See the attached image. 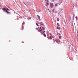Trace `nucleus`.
Instances as JSON below:
<instances>
[{
  "label": "nucleus",
  "instance_id": "1",
  "mask_svg": "<svg viewBox=\"0 0 78 78\" xmlns=\"http://www.w3.org/2000/svg\"><path fill=\"white\" fill-rule=\"evenodd\" d=\"M1 8L2 9V10H3L4 11V12H6L7 14H9L10 13L9 12L7 11L9 10V9H8L6 7L4 9H3L2 8Z\"/></svg>",
  "mask_w": 78,
  "mask_h": 78
},
{
  "label": "nucleus",
  "instance_id": "2",
  "mask_svg": "<svg viewBox=\"0 0 78 78\" xmlns=\"http://www.w3.org/2000/svg\"><path fill=\"white\" fill-rule=\"evenodd\" d=\"M50 6L52 8H53V6H54V5H53V3H51L50 4Z\"/></svg>",
  "mask_w": 78,
  "mask_h": 78
},
{
  "label": "nucleus",
  "instance_id": "3",
  "mask_svg": "<svg viewBox=\"0 0 78 78\" xmlns=\"http://www.w3.org/2000/svg\"><path fill=\"white\" fill-rule=\"evenodd\" d=\"M51 37H53L52 36V35L51 34V36H50V37L49 38H48L49 39H51Z\"/></svg>",
  "mask_w": 78,
  "mask_h": 78
},
{
  "label": "nucleus",
  "instance_id": "4",
  "mask_svg": "<svg viewBox=\"0 0 78 78\" xmlns=\"http://www.w3.org/2000/svg\"><path fill=\"white\" fill-rule=\"evenodd\" d=\"M46 6H48L49 5V3L47 2L46 3Z\"/></svg>",
  "mask_w": 78,
  "mask_h": 78
},
{
  "label": "nucleus",
  "instance_id": "5",
  "mask_svg": "<svg viewBox=\"0 0 78 78\" xmlns=\"http://www.w3.org/2000/svg\"><path fill=\"white\" fill-rule=\"evenodd\" d=\"M37 16L38 18V19H39V20H41V18H40V16H39L38 15H37Z\"/></svg>",
  "mask_w": 78,
  "mask_h": 78
},
{
  "label": "nucleus",
  "instance_id": "6",
  "mask_svg": "<svg viewBox=\"0 0 78 78\" xmlns=\"http://www.w3.org/2000/svg\"><path fill=\"white\" fill-rule=\"evenodd\" d=\"M40 25H44V23H43L42 22H41L40 23Z\"/></svg>",
  "mask_w": 78,
  "mask_h": 78
},
{
  "label": "nucleus",
  "instance_id": "7",
  "mask_svg": "<svg viewBox=\"0 0 78 78\" xmlns=\"http://www.w3.org/2000/svg\"><path fill=\"white\" fill-rule=\"evenodd\" d=\"M58 3H56L55 4V7H56V6H58Z\"/></svg>",
  "mask_w": 78,
  "mask_h": 78
},
{
  "label": "nucleus",
  "instance_id": "8",
  "mask_svg": "<svg viewBox=\"0 0 78 78\" xmlns=\"http://www.w3.org/2000/svg\"><path fill=\"white\" fill-rule=\"evenodd\" d=\"M57 29H58V30H60V27H57Z\"/></svg>",
  "mask_w": 78,
  "mask_h": 78
},
{
  "label": "nucleus",
  "instance_id": "9",
  "mask_svg": "<svg viewBox=\"0 0 78 78\" xmlns=\"http://www.w3.org/2000/svg\"><path fill=\"white\" fill-rule=\"evenodd\" d=\"M27 20H29L30 19H31V17H28L27 18Z\"/></svg>",
  "mask_w": 78,
  "mask_h": 78
},
{
  "label": "nucleus",
  "instance_id": "10",
  "mask_svg": "<svg viewBox=\"0 0 78 78\" xmlns=\"http://www.w3.org/2000/svg\"><path fill=\"white\" fill-rule=\"evenodd\" d=\"M43 36H44V37H46V35L45 34H43Z\"/></svg>",
  "mask_w": 78,
  "mask_h": 78
},
{
  "label": "nucleus",
  "instance_id": "11",
  "mask_svg": "<svg viewBox=\"0 0 78 78\" xmlns=\"http://www.w3.org/2000/svg\"><path fill=\"white\" fill-rule=\"evenodd\" d=\"M61 36H59V39H61Z\"/></svg>",
  "mask_w": 78,
  "mask_h": 78
},
{
  "label": "nucleus",
  "instance_id": "12",
  "mask_svg": "<svg viewBox=\"0 0 78 78\" xmlns=\"http://www.w3.org/2000/svg\"><path fill=\"white\" fill-rule=\"evenodd\" d=\"M55 13H57V12H58V11H55Z\"/></svg>",
  "mask_w": 78,
  "mask_h": 78
},
{
  "label": "nucleus",
  "instance_id": "13",
  "mask_svg": "<svg viewBox=\"0 0 78 78\" xmlns=\"http://www.w3.org/2000/svg\"><path fill=\"white\" fill-rule=\"evenodd\" d=\"M59 18H58L57 20V21H59Z\"/></svg>",
  "mask_w": 78,
  "mask_h": 78
},
{
  "label": "nucleus",
  "instance_id": "14",
  "mask_svg": "<svg viewBox=\"0 0 78 78\" xmlns=\"http://www.w3.org/2000/svg\"><path fill=\"white\" fill-rule=\"evenodd\" d=\"M45 2H49V1H48V0H45Z\"/></svg>",
  "mask_w": 78,
  "mask_h": 78
},
{
  "label": "nucleus",
  "instance_id": "15",
  "mask_svg": "<svg viewBox=\"0 0 78 78\" xmlns=\"http://www.w3.org/2000/svg\"><path fill=\"white\" fill-rule=\"evenodd\" d=\"M52 11L53 12H55V9H53V10H52Z\"/></svg>",
  "mask_w": 78,
  "mask_h": 78
},
{
  "label": "nucleus",
  "instance_id": "16",
  "mask_svg": "<svg viewBox=\"0 0 78 78\" xmlns=\"http://www.w3.org/2000/svg\"><path fill=\"white\" fill-rule=\"evenodd\" d=\"M36 24L37 26H39V25H38V24H37V23H36Z\"/></svg>",
  "mask_w": 78,
  "mask_h": 78
},
{
  "label": "nucleus",
  "instance_id": "17",
  "mask_svg": "<svg viewBox=\"0 0 78 78\" xmlns=\"http://www.w3.org/2000/svg\"><path fill=\"white\" fill-rule=\"evenodd\" d=\"M42 29L43 30H45V28H44V27H42Z\"/></svg>",
  "mask_w": 78,
  "mask_h": 78
},
{
  "label": "nucleus",
  "instance_id": "18",
  "mask_svg": "<svg viewBox=\"0 0 78 78\" xmlns=\"http://www.w3.org/2000/svg\"><path fill=\"white\" fill-rule=\"evenodd\" d=\"M76 19H78V17L77 16H76Z\"/></svg>",
  "mask_w": 78,
  "mask_h": 78
},
{
  "label": "nucleus",
  "instance_id": "19",
  "mask_svg": "<svg viewBox=\"0 0 78 78\" xmlns=\"http://www.w3.org/2000/svg\"><path fill=\"white\" fill-rule=\"evenodd\" d=\"M23 3L24 4V5H26L25 4V2H23Z\"/></svg>",
  "mask_w": 78,
  "mask_h": 78
},
{
  "label": "nucleus",
  "instance_id": "20",
  "mask_svg": "<svg viewBox=\"0 0 78 78\" xmlns=\"http://www.w3.org/2000/svg\"><path fill=\"white\" fill-rule=\"evenodd\" d=\"M57 25H58V26H59V23H57Z\"/></svg>",
  "mask_w": 78,
  "mask_h": 78
},
{
  "label": "nucleus",
  "instance_id": "21",
  "mask_svg": "<svg viewBox=\"0 0 78 78\" xmlns=\"http://www.w3.org/2000/svg\"><path fill=\"white\" fill-rule=\"evenodd\" d=\"M36 30H38V28H36Z\"/></svg>",
  "mask_w": 78,
  "mask_h": 78
},
{
  "label": "nucleus",
  "instance_id": "22",
  "mask_svg": "<svg viewBox=\"0 0 78 78\" xmlns=\"http://www.w3.org/2000/svg\"><path fill=\"white\" fill-rule=\"evenodd\" d=\"M23 26H22V28H23Z\"/></svg>",
  "mask_w": 78,
  "mask_h": 78
},
{
  "label": "nucleus",
  "instance_id": "23",
  "mask_svg": "<svg viewBox=\"0 0 78 78\" xmlns=\"http://www.w3.org/2000/svg\"><path fill=\"white\" fill-rule=\"evenodd\" d=\"M59 36H61V34H59Z\"/></svg>",
  "mask_w": 78,
  "mask_h": 78
},
{
  "label": "nucleus",
  "instance_id": "24",
  "mask_svg": "<svg viewBox=\"0 0 78 78\" xmlns=\"http://www.w3.org/2000/svg\"><path fill=\"white\" fill-rule=\"evenodd\" d=\"M40 29L41 30H42V28H41V27H40Z\"/></svg>",
  "mask_w": 78,
  "mask_h": 78
},
{
  "label": "nucleus",
  "instance_id": "25",
  "mask_svg": "<svg viewBox=\"0 0 78 78\" xmlns=\"http://www.w3.org/2000/svg\"><path fill=\"white\" fill-rule=\"evenodd\" d=\"M60 32L61 33V31H60Z\"/></svg>",
  "mask_w": 78,
  "mask_h": 78
},
{
  "label": "nucleus",
  "instance_id": "26",
  "mask_svg": "<svg viewBox=\"0 0 78 78\" xmlns=\"http://www.w3.org/2000/svg\"><path fill=\"white\" fill-rule=\"evenodd\" d=\"M60 14V13H59L58 14Z\"/></svg>",
  "mask_w": 78,
  "mask_h": 78
},
{
  "label": "nucleus",
  "instance_id": "27",
  "mask_svg": "<svg viewBox=\"0 0 78 78\" xmlns=\"http://www.w3.org/2000/svg\"><path fill=\"white\" fill-rule=\"evenodd\" d=\"M41 31V30H40V31Z\"/></svg>",
  "mask_w": 78,
  "mask_h": 78
},
{
  "label": "nucleus",
  "instance_id": "28",
  "mask_svg": "<svg viewBox=\"0 0 78 78\" xmlns=\"http://www.w3.org/2000/svg\"><path fill=\"white\" fill-rule=\"evenodd\" d=\"M44 33H45V31H44Z\"/></svg>",
  "mask_w": 78,
  "mask_h": 78
},
{
  "label": "nucleus",
  "instance_id": "29",
  "mask_svg": "<svg viewBox=\"0 0 78 78\" xmlns=\"http://www.w3.org/2000/svg\"><path fill=\"white\" fill-rule=\"evenodd\" d=\"M60 16H61V15H60Z\"/></svg>",
  "mask_w": 78,
  "mask_h": 78
}]
</instances>
